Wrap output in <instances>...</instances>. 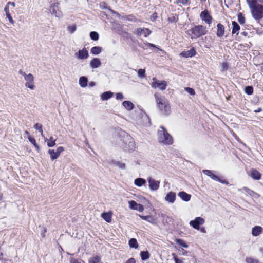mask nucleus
Wrapping results in <instances>:
<instances>
[{"label": "nucleus", "mask_w": 263, "mask_h": 263, "mask_svg": "<svg viewBox=\"0 0 263 263\" xmlns=\"http://www.w3.org/2000/svg\"><path fill=\"white\" fill-rule=\"evenodd\" d=\"M148 46H150V47H156L155 45L151 44V43H148Z\"/></svg>", "instance_id": "nucleus-64"}, {"label": "nucleus", "mask_w": 263, "mask_h": 263, "mask_svg": "<svg viewBox=\"0 0 263 263\" xmlns=\"http://www.w3.org/2000/svg\"><path fill=\"white\" fill-rule=\"evenodd\" d=\"M199 230H200V231H201V232H202V233H206V230H205V228H203H203H200V229L199 228Z\"/></svg>", "instance_id": "nucleus-58"}, {"label": "nucleus", "mask_w": 263, "mask_h": 263, "mask_svg": "<svg viewBox=\"0 0 263 263\" xmlns=\"http://www.w3.org/2000/svg\"><path fill=\"white\" fill-rule=\"evenodd\" d=\"M240 30L239 25L235 21L232 22V33L238 34V31Z\"/></svg>", "instance_id": "nucleus-31"}, {"label": "nucleus", "mask_w": 263, "mask_h": 263, "mask_svg": "<svg viewBox=\"0 0 263 263\" xmlns=\"http://www.w3.org/2000/svg\"><path fill=\"white\" fill-rule=\"evenodd\" d=\"M88 80L87 78L84 76L81 77L79 79V84L82 87H86L87 86Z\"/></svg>", "instance_id": "nucleus-30"}, {"label": "nucleus", "mask_w": 263, "mask_h": 263, "mask_svg": "<svg viewBox=\"0 0 263 263\" xmlns=\"http://www.w3.org/2000/svg\"><path fill=\"white\" fill-rule=\"evenodd\" d=\"M154 97L157 106L161 113L164 115H169L171 113V109L168 101L164 97H162L158 93H155Z\"/></svg>", "instance_id": "nucleus-1"}, {"label": "nucleus", "mask_w": 263, "mask_h": 263, "mask_svg": "<svg viewBox=\"0 0 263 263\" xmlns=\"http://www.w3.org/2000/svg\"><path fill=\"white\" fill-rule=\"evenodd\" d=\"M228 64L226 62H223L222 64V71H226L228 69Z\"/></svg>", "instance_id": "nucleus-52"}, {"label": "nucleus", "mask_w": 263, "mask_h": 263, "mask_svg": "<svg viewBox=\"0 0 263 263\" xmlns=\"http://www.w3.org/2000/svg\"><path fill=\"white\" fill-rule=\"evenodd\" d=\"M19 73L24 77L26 81L25 86L30 90H34L35 88L34 82V77L31 73L27 74L22 70L19 71Z\"/></svg>", "instance_id": "nucleus-5"}, {"label": "nucleus", "mask_w": 263, "mask_h": 263, "mask_svg": "<svg viewBox=\"0 0 263 263\" xmlns=\"http://www.w3.org/2000/svg\"><path fill=\"white\" fill-rule=\"evenodd\" d=\"M224 27L223 25L219 23L217 25V33L216 34L218 37H221L223 36L225 32Z\"/></svg>", "instance_id": "nucleus-20"}, {"label": "nucleus", "mask_w": 263, "mask_h": 263, "mask_svg": "<svg viewBox=\"0 0 263 263\" xmlns=\"http://www.w3.org/2000/svg\"><path fill=\"white\" fill-rule=\"evenodd\" d=\"M64 151V147L62 146H60L57 148L56 150L57 154L59 155V156L60 155V154Z\"/></svg>", "instance_id": "nucleus-50"}, {"label": "nucleus", "mask_w": 263, "mask_h": 263, "mask_svg": "<svg viewBox=\"0 0 263 263\" xmlns=\"http://www.w3.org/2000/svg\"><path fill=\"white\" fill-rule=\"evenodd\" d=\"M190 0H177V4H181L184 5H187L189 4Z\"/></svg>", "instance_id": "nucleus-48"}, {"label": "nucleus", "mask_w": 263, "mask_h": 263, "mask_svg": "<svg viewBox=\"0 0 263 263\" xmlns=\"http://www.w3.org/2000/svg\"><path fill=\"white\" fill-rule=\"evenodd\" d=\"M122 105L126 109L128 110H132L134 107V105L133 103L129 101H124L122 103Z\"/></svg>", "instance_id": "nucleus-28"}, {"label": "nucleus", "mask_w": 263, "mask_h": 263, "mask_svg": "<svg viewBox=\"0 0 263 263\" xmlns=\"http://www.w3.org/2000/svg\"><path fill=\"white\" fill-rule=\"evenodd\" d=\"M178 196L184 201H189L191 199V196L185 192L181 191L178 193Z\"/></svg>", "instance_id": "nucleus-23"}, {"label": "nucleus", "mask_w": 263, "mask_h": 263, "mask_svg": "<svg viewBox=\"0 0 263 263\" xmlns=\"http://www.w3.org/2000/svg\"><path fill=\"white\" fill-rule=\"evenodd\" d=\"M246 261L247 263H256L257 261V260L251 257H247L246 258Z\"/></svg>", "instance_id": "nucleus-49"}, {"label": "nucleus", "mask_w": 263, "mask_h": 263, "mask_svg": "<svg viewBox=\"0 0 263 263\" xmlns=\"http://www.w3.org/2000/svg\"><path fill=\"white\" fill-rule=\"evenodd\" d=\"M129 208L142 212L144 210V207L142 204L136 203L134 200L128 201Z\"/></svg>", "instance_id": "nucleus-12"}, {"label": "nucleus", "mask_w": 263, "mask_h": 263, "mask_svg": "<svg viewBox=\"0 0 263 263\" xmlns=\"http://www.w3.org/2000/svg\"><path fill=\"white\" fill-rule=\"evenodd\" d=\"M136 32L139 35H143L145 37H147L151 33V31L147 28H138L136 30Z\"/></svg>", "instance_id": "nucleus-16"}, {"label": "nucleus", "mask_w": 263, "mask_h": 263, "mask_svg": "<svg viewBox=\"0 0 263 263\" xmlns=\"http://www.w3.org/2000/svg\"><path fill=\"white\" fill-rule=\"evenodd\" d=\"M204 219L201 217H197L194 220L190 221V225L194 229L199 230V226L204 223Z\"/></svg>", "instance_id": "nucleus-9"}, {"label": "nucleus", "mask_w": 263, "mask_h": 263, "mask_svg": "<svg viewBox=\"0 0 263 263\" xmlns=\"http://www.w3.org/2000/svg\"><path fill=\"white\" fill-rule=\"evenodd\" d=\"M202 172L204 174L210 177L212 179L217 181H221L220 179L218 176L213 174L211 171L208 170H204L202 171Z\"/></svg>", "instance_id": "nucleus-21"}, {"label": "nucleus", "mask_w": 263, "mask_h": 263, "mask_svg": "<svg viewBox=\"0 0 263 263\" xmlns=\"http://www.w3.org/2000/svg\"><path fill=\"white\" fill-rule=\"evenodd\" d=\"M206 27L202 25H197L188 30V34L191 39L199 37L206 34Z\"/></svg>", "instance_id": "nucleus-4"}, {"label": "nucleus", "mask_w": 263, "mask_h": 263, "mask_svg": "<svg viewBox=\"0 0 263 263\" xmlns=\"http://www.w3.org/2000/svg\"><path fill=\"white\" fill-rule=\"evenodd\" d=\"M46 232V229L45 228H43V232L42 233V234L43 235V237L45 236V234Z\"/></svg>", "instance_id": "nucleus-60"}, {"label": "nucleus", "mask_w": 263, "mask_h": 263, "mask_svg": "<svg viewBox=\"0 0 263 263\" xmlns=\"http://www.w3.org/2000/svg\"><path fill=\"white\" fill-rule=\"evenodd\" d=\"M129 245L130 248L137 249L138 248V243L135 238H132L129 240Z\"/></svg>", "instance_id": "nucleus-33"}, {"label": "nucleus", "mask_w": 263, "mask_h": 263, "mask_svg": "<svg viewBox=\"0 0 263 263\" xmlns=\"http://www.w3.org/2000/svg\"><path fill=\"white\" fill-rule=\"evenodd\" d=\"M45 142H47L48 147H53L55 145L56 139H54L53 137H51L49 139L43 137Z\"/></svg>", "instance_id": "nucleus-27"}, {"label": "nucleus", "mask_w": 263, "mask_h": 263, "mask_svg": "<svg viewBox=\"0 0 263 263\" xmlns=\"http://www.w3.org/2000/svg\"><path fill=\"white\" fill-rule=\"evenodd\" d=\"M140 256L142 260H146L149 258L150 254L148 251H142Z\"/></svg>", "instance_id": "nucleus-35"}, {"label": "nucleus", "mask_w": 263, "mask_h": 263, "mask_svg": "<svg viewBox=\"0 0 263 263\" xmlns=\"http://www.w3.org/2000/svg\"><path fill=\"white\" fill-rule=\"evenodd\" d=\"M139 216L143 220H146L147 221L152 223V224H156V219L153 218L152 216L148 215V216H142L139 215Z\"/></svg>", "instance_id": "nucleus-24"}, {"label": "nucleus", "mask_w": 263, "mask_h": 263, "mask_svg": "<svg viewBox=\"0 0 263 263\" xmlns=\"http://www.w3.org/2000/svg\"><path fill=\"white\" fill-rule=\"evenodd\" d=\"M157 135L158 141L161 144L171 145L173 143V139L172 136L163 126H161L158 130Z\"/></svg>", "instance_id": "nucleus-3"}, {"label": "nucleus", "mask_w": 263, "mask_h": 263, "mask_svg": "<svg viewBox=\"0 0 263 263\" xmlns=\"http://www.w3.org/2000/svg\"><path fill=\"white\" fill-rule=\"evenodd\" d=\"M34 128L37 130H38L42 137H44V135H43V129H42V125L41 124H39V123H36L34 125Z\"/></svg>", "instance_id": "nucleus-40"}, {"label": "nucleus", "mask_w": 263, "mask_h": 263, "mask_svg": "<svg viewBox=\"0 0 263 263\" xmlns=\"http://www.w3.org/2000/svg\"><path fill=\"white\" fill-rule=\"evenodd\" d=\"M88 263H102L101 258L98 255L91 257L88 259Z\"/></svg>", "instance_id": "nucleus-26"}, {"label": "nucleus", "mask_w": 263, "mask_h": 263, "mask_svg": "<svg viewBox=\"0 0 263 263\" xmlns=\"http://www.w3.org/2000/svg\"><path fill=\"white\" fill-rule=\"evenodd\" d=\"M172 255L174 257V259L175 261V263H182V261L181 260H179L174 254H173Z\"/></svg>", "instance_id": "nucleus-53"}, {"label": "nucleus", "mask_w": 263, "mask_h": 263, "mask_svg": "<svg viewBox=\"0 0 263 263\" xmlns=\"http://www.w3.org/2000/svg\"><path fill=\"white\" fill-rule=\"evenodd\" d=\"M124 98L123 95L121 92H118L116 94V99L117 100H122Z\"/></svg>", "instance_id": "nucleus-51"}, {"label": "nucleus", "mask_w": 263, "mask_h": 263, "mask_svg": "<svg viewBox=\"0 0 263 263\" xmlns=\"http://www.w3.org/2000/svg\"><path fill=\"white\" fill-rule=\"evenodd\" d=\"M147 180L150 190L153 191H157L159 188L160 183L159 181L156 180L151 177L147 179Z\"/></svg>", "instance_id": "nucleus-10"}, {"label": "nucleus", "mask_w": 263, "mask_h": 263, "mask_svg": "<svg viewBox=\"0 0 263 263\" xmlns=\"http://www.w3.org/2000/svg\"><path fill=\"white\" fill-rule=\"evenodd\" d=\"M242 190L247 194H248L249 195H250V196H253L254 194H255V193L253 191H251V190H250L249 189L246 187H244ZM242 189H239V191H241Z\"/></svg>", "instance_id": "nucleus-43"}, {"label": "nucleus", "mask_w": 263, "mask_h": 263, "mask_svg": "<svg viewBox=\"0 0 263 263\" xmlns=\"http://www.w3.org/2000/svg\"><path fill=\"white\" fill-rule=\"evenodd\" d=\"M77 29V26L76 25H71V26H69L68 27V31L70 33H73L75 32V31Z\"/></svg>", "instance_id": "nucleus-44"}, {"label": "nucleus", "mask_w": 263, "mask_h": 263, "mask_svg": "<svg viewBox=\"0 0 263 263\" xmlns=\"http://www.w3.org/2000/svg\"><path fill=\"white\" fill-rule=\"evenodd\" d=\"M28 140L30 141L31 143H32L36 148V150L39 152L40 151V147L39 146L36 144L35 139L31 136L28 137Z\"/></svg>", "instance_id": "nucleus-36"}, {"label": "nucleus", "mask_w": 263, "mask_h": 263, "mask_svg": "<svg viewBox=\"0 0 263 263\" xmlns=\"http://www.w3.org/2000/svg\"><path fill=\"white\" fill-rule=\"evenodd\" d=\"M90 87H93L95 85V83L94 82H90L89 84Z\"/></svg>", "instance_id": "nucleus-57"}, {"label": "nucleus", "mask_w": 263, "mask_h": 263, "mask_svg": "<svg viewBox=\"0 0 263 263\" xmlns=\"http://www.w3.org/2000/svg\"><path fill=\"white\" fill-rule=\"evenodd\" d=\"M182 254L183 255L186 254L187 252L186 251L184 250V249H182Z\"/></svg>", "instance_id": "nucleus-63"}, {"label": "nucleus", "mask_w": 263, "mask_h": 263, "mask_svg": "<svg viewBox=\"0 0 263 263\" xmlns=\"http://www.w3.org/2000/svg\"><path fill=\"white\" fill-rule=\"evenodd\" d=\"M249 175L254 180H259L261 174L256 169L251 170Z\"/></svg>", "instance_id": "nucleus-18"}, {"label": "nucleus", "mask_w": 263, "mask_h": 263, "mask_svg": "<svg viewBox=\"0 0 263 263\" xmlns=\"http://www.w3.org/2000/svg\"><path fill=\"white\" fill-rule=\"evenodd\" d=\"M196 54V51L194 49V48H192L190 50L186 51H183L182 52L180 55L183 57V58H189V57H192L194 55H195Z\"/></svg>", "instance_id": "nucleus-17"}, {"label": "nucleus", "mask_w": 263, "mask_h": 263, "mask_svg": "<svg viewBox=\"0 0 263 263\" xmlns=\"http://www.w3.org/2000/svg\"><path fill=\"white\" fill-rule=\"evenodd\" d=\"M113 95V92L111 91H106L101 94V98L102 100H107L108 99L111 98Z\"/></svg>", "instance_id": "nucleus-25"}, {"label": "nucleus", "mask_w": 263, "mask_h": 263, "mask_svg": "<svg viewBox=\"0 0 263 263\" xmlns=\"http://www.w3.org/2000/svg\"><path fill=\"white\" fill-rule=\"evenodd\" d=\"M176 199V195L175 192H168L166 196L165 197V200L170 203H174Z\"/></svg>", "instance_id": "nucleus-14"}, {"label": "nucleus", "mask_w": 263, "mask_h": 263, "mask_svg": "<svg viewBox=\"0 0 263 263\" xmlns=\"http://www.w3.org/2000/svg\"><path fill=\"white\" fill-rule=\"evenodd\" d=\"M100 7L103 9H107V7L106 6V4L104 3H102L100 4Z\"/></svg>", "instance_id": "nucleus-56"}, {"label": "nucleus", "mask_w": 263, "mask_h": 263, "mask_svg": "<svg viewBox=\"0 0 263 263\" xmlns=\"http://www.w3.org/2000/svg\"><path fill=\"white\" fill-rule=\"evenodd\" d=\"M138 75L139 78H143L145 77V70L144 69H140L138 70Z\"/></svg>", "instance_id": "nucleus-42"}, {"label": "nucleus", "mask_w": 263, "mask_h": 263, "mask_svg": "<svg viewBox=\"0 0 263 263\" xmlns=\"http://www.w3.org/2000/svg\"><path fill=\"white\" fill-rule=\"evenodd\" d=\"M262 111L261 108H258L257 109L254 110L255 112H259Z\"/></svg>", "instance_id": "nucleus-59"}, {"label": "nucleus", "mask_w": 263, "mask_h": 263, "mask_svg": "<svg viewBox=\"0 0 263 263\" xmlns=\"http://www.w3.org/2000/svg\"><path fill=\"white\" fill-rule=\"evenodd\" d=\"M48 153L49 154L51 160H54L57 159L59 156L53 149H49Z\"/></svg>", "instance_id": "nucleus-34"}, {"label": "nucleus", "mask_w": 263, "mask_h": 263, "mask_svg": "<svg viewBox=\"0 0 263 263\" xmlns=\"http://www.w3.org/2000/svg\"><path fill=\"white\" fill-rule=\"evenodd\" d=\"M102 51V48L99 46H95L91 49L90 52L93 55H98Z\"/></svg>", "instance_id": "nucleus-32"}, {"label": "nucleus", "mask_w": 263, "mask_h": 263, "mask_svg": "<svg viewBox=\"0 0 263 263\" xmlns=\"http://www.w3.org/2000/svg\"><path fill=\"white\" fill-rule=\"evenodd\" d=\"M114 164L116 166H118L121 169H125V164L124 163H121L119 162H115L114 163Z\"/></svg>", "instance_id": "nucleus-46"}, {"label": "nucleus", "mask_w": 263, "mask_h": 263, "mask_svg": "<svg viewBox=\"0 0 263 263\" xmlns=\"http://www.w3.org/2000/svg\"><path fill=\"white\" fill-rule=\"evenodd\" d=\"M130 144L131 146H132L131 149H133V148L134 147V143L133 142H130Z\"/></svg>", "instance_id": "nucleus-62"}, {"label": "nucleus", "mask_w": 263, "mask_h": 263, "mask_svg": "<svg viewBox=\"0 0 263 263\" xmlns=\"http://www.w3.org/2000/svg\"><path fill=\"white\" fill-rule=\"evenodd\" d=\"M125 263H136V260L134 258H130L128 259Z\"/></svg>", "instance_id": "nucleus-54"}, {"label": "nucleus", "mask_w": 263, "mask_h": 263, "mask_svg": "<svg viewBox=\"0 0 263 263\" xmlns=\"http://www.w3.org/2000/svg\"><path fill=\"white\" fill-rule=\"evenodd\" d=\"M88 52L86 48H84L82 50H79L78 52L74 54L75 57L79 60L86 59L88 57Z\"/></svg>", "instance_id": "nucleus-11"}, {"label": "nucleus", "mask_w": 263, "mask_h": 263, "mask_svg": "<svg viewBox=\"0 0 263 263\" xmlns=\"http://www.w3.org/2000/svg\"><path fill=\"white\" fill-rule=\"evenodd\" d=\"M259 251L261 253L262 255L263 256V248H260L259 249Z\"/></svg>", "instance_id": "nucleus-61"}, {"label": "nucleus", "mask_w": 263, "mask_h": 263, "mask_svg": "<svg viewBox=\"0 0 263 263\" xmlns=\"http://www.w3.org/2000/svg\"><path fill=\"white\" fill-rule=\"evenodd\" d=\"M178 20V17L176 15L172 14L168 18V21L171 23H175Z\"/></svg>", "instance_id": "nucleus-38"}, {"label": "nucleus", "mask_w": 263, "mask_h": 263, "mask_svg": "<svg viewBox=\"0 0 263 263\" xmlns=\"http://www.w3.org/2000/svg\"><path fill=\"white\" fill-rule=\"evenodd\" d=\"M146 180L141 178H137L134 181L135 184L138 187L143 186L146 183Z\"/></svg>", "instance_id": "nucleus-29"}, {"label": "nucleus", "mask_w": 263, "mask_h": 263, "mask_svg": "<svg viewBox=\"0 0 263 263\" xmlns=\"http://www.w3.org/2000/svg\"><path fill=\"white\" fill-rule=\"evenodd\" d=\"M175 241L176 242V243L180 245V246H181L182 247H184V248H187L189 247V246L186 244V243L182 239H176L175 240Z\"/></svg>", "instance_id": "nucleus-37"}, {"label": "nucleus", "mask_w": 263, "mask_h": 263, "mask_svg": "<svg viewBox=\"0 0 263 263\" xmlns=\"http://www.w3.org/2000/svg\"><path fill=\"white\" fill-rule=\"evenodd\" d=\"M253 17L255 20H260L263 17V6L257 3V0H247Z\"/></svg>", "instance_id": "nucleus-2"}, {"label": "nucleus", "mask_w": 263, "mask_h": 263, "mask_svg": "<svg viewBox=\"0 0 263 263\" xmlns=\"http://www.w3.org/2000/svg\"><path fill=\"white\" fill-rule=\"evenodd\" d=\"M15 6V4L14 2H9L7 3L6 6L4 11L6 13V15L7 17L8 18L9 22L12 24H14V21H13L12 17L11 16V11H13L14 7Z\"/></svg>", "instance_id": "nucleus-6"}, {"label": "nucleus", "mask_w": 263, "mask_h": 263, "mask_svg": "<svg viewBox=\"0 0 263 263\" xmlns=\"http://www.w3.org/2000/svg\"><path fill=\"white\" fill-rule=\"evenodd\" d=\"M89 65L90 67L92 69L97 68L101 66V62L99 59L94 58L90 62Z\"/></svg>", "instance_id": "nucleus-19"}, {"label": "nucleus", "mask_w": 263, "mask_h": 263, "mask_svg": "<svg viewBox=\"0 0 263 263\" xmlns=\"http://www.w3.org/2000/svg\"><path fill=\"white\" fill-rule=\"evenodd\" d=\"M112 212H104L101 214V217L107 222L110 223L112 220Z\"/></svg>", "instance_id": "nucleus-22"}, {"label": "nucleus", "mask_w": 263, "mask_h": 263, "mask_svg": "<svg viewBox=\"0 0 263 263\" xmlns=\"http://www.w3.org/2000/svg\"><path fill=\"white\" fill-rule=\"evenodd\" d=\"M90 37L92 40L97 41L99 39V34L97 32L92 31L90 33Z\"/></svg>", "instance_id": "nucleus-39"}, {"label": "nucleus", "mask_w": 263, "mask_h": 263, "mask_svg": "<svg viewBox=\"0 0 263 263\" xmlns=\"http://www.w3.org/2000/svg\"><path fill=\"white\" fill-rule=\"evenodd\" d=\"M50 11L57 17L61 18L63 16L62 12L60 10V3L58 2L54 3L51 5Z\"/></svg>", "instance_id": "nucleus-8"}, {"label": "nucleus", "mask_w": 263, "mask_h": 263, "mask_svg": "<svg viewBox=\"0 0 263 263\" xmlns=\"http://www.w3.org/2000/svg\"><path fill=\"white\" fill-rule=\"evenodd\" d=\"M263 228L259 226H255L252 229L251 234L253 236L257 237L262 233Z\"/></svg>", "instance_id": "nucleus-15"}, {"label": "nucleus", "mask_w": 263, "mask_h": 263, "mask_svg": "<svg viewBox=\"0 0 263 263\" xmlns=\"http://www.w3.org/2000/svg\"><path fill=\"white\" fill-rule=\"evenodd\" d=\"M152 88L156 89L158 88L161 90H165L167 86V82L165 81H159L155 78H153V82L151 83Z\"/></svg>", "instance_id": "nucleus-7"}, {"label": "nucleus", "mask_w": 263, "mask_h": 263, "mask_svg": "<svg viewBox=\"0 0 263 263\" xmlns=\"http://www.w3.org/2000/svg\"><path fill=\"white\" fill-rule=\"evenodd\" d=\"M238 20L240 24H243L245 23V18L240 13L238 15Z\"/></svg>", "instance_id": "nucleus-45"}, {"label": "nucleus", "mask_w": 263, "mask_h": 263, "mask_svg": "<svg viewBox=\"0 0 263 263\" xmlns=\"http://www.w3.org/2000/svg\"><path fill=\"white\" fill-rule=\"evenodd\" d=\"M245 91L247 94L251 95L253 93V88L252 86H246L245 88Z\"/></svg>", "instance_id": "nucleus-41"}, {"label": "nucleus", "mask_w": 263, "mask_h": 263, "mask_svg": "<svg viewBox=\"0 0 263 263\" xmlns=\"http://www.w3.org/2000/svg\"><path fill=\"white\" fill-rule=\"evenodd\" d=\"M200 16L203 21H205L208 24H210L212 22V18L210 15L206 10L202 11L201 13Z\"/></svg>", "instance_id": "nucleus-13"}, {"label": "nucleus", "mask_w": 263, "mask_h": 263, "mask_svg": "<svg viewBox=\"0 0 263 263\" xmlns=\"http://www.w3.org/2000/svg\"><path fill=\"white\" fill-rule=\"evenodd\" d=\"M70 263H81L78 259L72 258L70 260Z\"/></svg>", "instance_id": "nucleus-55"}, {"label": "nucleus", "mask_w": 263, "mask_h": 263, "mask_svg": "<svg viewBox=\"0 0 263 263\" xmlns=\"http://www.w3.org/2000/svg\"><path fill=\"white\" fill-rule=\"evenodd\" d=\"M185 90L187 92L189 93H190L191 95H195V92L194 90L190 87H185L184 88Z\"/></svg>", "instance_id": "nucleus-47"}]
</instances>
